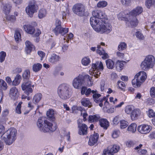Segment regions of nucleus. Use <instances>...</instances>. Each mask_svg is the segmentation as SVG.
Masks as SVG:
<instances>
[{
	"label": "nucleus",
	"instance_id": "obj_1",
	"mask_svg": "<svg viewBox=\"0 0 155 155\" xmlns=\"http://www.w3.org/2000/svg\"><path fill=\"white\" fill-rule=\"evenodd\" d=\"M17 133L16 130L13 127L10 128L5 131V127L0 124V134H2L1 138L7 145H10L15 141Z\"/></svg>",
	"mask_w": 155,
	"mask_h": 155
},
{
	"label": "nucleus",
	"instance_id": "obj_2",
	"mask_svg": "<svg viewBox=\"0 0 155 155\" xmlns=\"http://www.w3.org/2000/svg\"><path fill=\"white\" fill-rule=\"evenodd\" d=\"M97 23L94 24L92 27L94 30L96 32L101 34L104 33L108 34L112 30V27L111 25L107 22V19L104 21H96Z\"/></svg>",
	"mask_w": 155,
	"mask_h": 155
},
{
	"label": "nucleus",
	"instance_id": "obj_3",
	"mask_svg": "<svg viewBox=\"0 0 155 155\" xmlns=\"http://www.w3.org/2000/svg\"><path fill=\"white\" fill-rule=\"evenodd\" d=\"M37 125L44 132H53L57 128L55 125L54 126L51 123L48 121L44 117H40L38 119Z\"/></svg>",
	"mask_w": 155,
	"mask_h": 155
},
{
	"label": "nucleus",
	"instance_id": "obj_4",
	"mask_svg": "<svg viewBox=\"0 0 155 155\" xmlns=\"http://www.w3.org/2000/svg\"><path fill=\"white\" fill-rule=\"evenodd\" d=\"M92 14L93 16L91 18L90 20L91 26L97 23L98 22L96 21L99 20V19L101 21L107 19V15L103 11L97 10L93 11Z\"/></svg>",
	"mask_w": 155,
	"mask_h": 155
},
{
	"label": "nucleus",
	"instance_id": "obj_5",
	"mask_svg": "<svg viewBox=\"0 0 155 155\" xmlns=\"http://www.w3.org/2000/svg\"><path fill=\"white\" fill-rule=\"evenodd\" d=\"M57 93L60 97L63 100H66L71 96L69 86L65 84H62L59 86L58 88Z\"/></svg>",
	"mask_w": 155,
	"mask_h": 155
},
{
	"label": "nucleus",
	"instance_id": "obj_6",
	"mask_svg": "<svg viewBox=\"0 0 155 155\" xmlns=\"http://www.w3.org/2000/svg\"><path fill=\"white\" fill-rule=\"evenodd\" d=\"M147 78L146 73L143 71H140L137 74L134 78L132 81V83L135 87H139L143 83Z\"/></svg>",
	"mask_w": 155,
	"mask_h": 155
},
{
	"label": "nucleus",
	"instance_id": "obj_7",
	"mask_svg": "<svg viewBox=\"0 0 155 155\" xmlns=\"http://www.w3.org/2000/svg\"><path fill=\"white\" fill-rule=\"evenodd\" d=\"M155 63L154 57L151 55L147 56L140 64L141 68L144 71L152 68Z\"/></svg>",
	"mask_w": 155,
	"mask_h": 155
},
{
	"label": "nucleus",
	"instance_id": "obj_8",
	"mask_svg": "<svg viewBox=\"0 0 155 155\" xmlns=\"http://www.w3.org/2000/svg\"><path fill=\"white\" fill-rule=\"evenodd\" d=\"M38 9L36 1L35 0H30L28 2V5L26 7L25 10L27 14L31 17L36 12Z\"/></svg>",
	"mask_w": 155,
	"mask_h": 155
},
{
	"label": "nucleus",
	"instance_id": "obj_9",
	"mask_svg": "<svg viewBox=\"0 0 155 155\" xmlns=\"http://www.w3.org/2000/svg\"><path fill=\"white\" fill-rule=\"evenodd\" d=\"M92 75L96 78H98L100 75L101 71L104 69V66L102 63L101 61H97L95 63H93L91 65Z\"/></svg>",
	"mask_w": 155,
	"mask_h": 155
},
{
	"label": "nucleus",
	"instance_id": "obj_10",
	"mask_svg": "<svg viewBox=\"0 0 155 155\" xmlns=\"http://www.w3.org/2000/svg\"><path fill=\"white\" fill-rule=\"evenodd\" d=\"M86 9L85 6L81 3L76 4L72 7L73 13L79 16H82L84 15Z\"/></svg>",
	"mask_w": 155,
	"mask_h": 155
},
{
	"label": "nucleus",
	"instance_id": "obj_11",
	"mask_svg": "<svg viewBox=\"0 0 155 155\" xmlns=\"http://www.w3.org/2000/svg\"><path fill=\"white\" fill-rule=\"evenodd\" d=\"M33 87L34 85H32L31 82L30 81H25L21 85L22 90L27 96L33 92L32 88Z\"/></svg>",
	"mask_w": 155,
	"mask_h": 155
},
{
	"label": "nucleus",
	"instance_id": "obj_12",
	"mask_svg": "<svg viewBox=\"0 0 155 155\" xmlns=\"http://www.w3.org/2000/svg\"><path fill=\"white\" fill-rule=\"evenodd\" d=\"M84 83V75L79 74L74 78L72 81V85L76 89H79L81 88Z\"/></svg>",
	"mask_w": 155,
	"mask_h": 155
},
{
	"label": "nucleus",
	"instance_id": "obj_13",
	"mask_svg": "<svg viewBox=\"0 0 155 155\" xmlns=\"http://www.w3.org/2000/svg\"><path fill=\"white\" fill-rule=\"evenodd\" d=\"M126 19L125 22L128 26H131L132 27H136L138 23V21L136 17L129 14L126 16Z\"/></svg>",
	"mask_w": 155,
	"mask_h": 155
},
{
	"label": "nucleus",
	"instance_id": "obj_14",
	"mask_svg": "<svg viewBox=\"0 0 155 155\" xmlns=\"http://www.w3.org/2000/svg\"><path fill=\"white\" fill-rule=\"evenodd\" d=\"M152 128V127L146 124H143L138 127V131L141 134H146L149 133Z\"/></svg>",
	"mask_w": 155,
	"mask_h": 155
},
{
	"label": "nucleus",
	"instance_id": "obj_15",
	"mask_svg": "<svg viewBox=\"0 0 155 155\" xmlns=\"http://www.w3.org/2000/svg\"><path fill=\"white\" fill-rule=\"evenodd\" d=\"M19 95L18 89L15 87H11L9 92V96L12 100H14L18 99Z\"/></svg>",
	"mask_w": 155,
	"mask_h": 155
},
{
	"label": "nucleus",
	"instance_id": "obj_16",
	"mask_svg": "<svg viewBox=\"0 0 155 155\" xmlns=\"http://www.w3.org/2000/svg\"><path fill=\"white\" fill-rule=\"evenodd\" d=\"M68 31V28L62 27L61 26H56L53 30V32L57 35L60 34L62 35H64Z\"/></svg>",
	"mask_w": 155,
	"mask_h": 155
},
{
	"label": "nucleus",
	"instance_id": "obj_17",
	"mask_svg": "<svg viewBox=\"0 0 155 155\" xmlns=\"http://www.w3.org/2000/svg\"><path fill=\"white\" fill-rule=\"evenodd\" d=\"M143 11V8L141 7L137 6L131 11L129 14L136 17L141 14Z\"/></svg>",
	"mask_w": 155,
	"mask_h": 155
},
{
	"label": "nucleus",
	"instance_id": "obj_18",
	"mask_svg": "<svg viewBox=\"0 0 155 155\" xmlns=\"http://www.w3.org/2000/svg\"><path fill=\"white\" fill-rule=\"evenodd\" d=\"M99 137V134L97 133H94V134L90 137L88 141V144L90 146H92L96 143Z\"/></svg>",
	"mask_w": 155,
	"mask_h": 155
},
{
	"label": "nucleus",
	"instance_id": "obj_19",
	"mask_svg": "<svg viewBox=\"0 0 155 155\" xmlns=\"http://www.w3.org/2000/svg\"><path fill=\"white\" fill-rule=\"evenodd\" d=\"M97 53L100 55H102V58L103 59H106L108 58V54L105 52V51L101 47L100 45L97 46Z\"/></svg>",
	"mask_w": 155,
	"mask_h": 155
},
{
	"label": "nucleus",
	"instance_id": "obj_20",
	"mask_svg": "<svg viewBox=\"0 0 155 155\" xmlns=\"http://www.w3.org/2000/svg\"><path fill=\"white\" fill-rule=\"evenodd\" d=\"M79 129L78 133L80 135H84L87 134V127L85 124H82L78 125Z\"/></svg>",
	"mask_w": 155,
	"mask_h": 155
},
{
	"label": "nucleus",
	"instance_id": "obj_21",
	"mask_svg": "<svg viewBox=\"0 0 155 155\" xmlns=\"http://www.w3.org/2000/svg\"><path fill=\"white\" fill-rule=\"evenodd\" d=\"M140 112L139 109H134L131 114L130 117L131 119L132 120H135L137 119L140 116Z\"/></svg>",
	"mask_w": 155,
	"mask_h": 155
},
{
	"label": "nucleus",
	"instance_id": "obj_22",
	"mask_svg": "<svg viewBox=\"0 0 155 155\" xmlns=\"http://www.w3.org/2000/svg\"><path fill=\"white\" fill-rule=\"evenodd\" d=\"M25 52L27 54H30L32 51L33 48H34V46L28 41H26L25 42Z\"/></svg>",
	"mask_w": 155,
	"mask_h": 155
},
{
	"label": "nucleus",
	"instance_id": "obj_23",
	"mask_svg": "<svg viewBox=\"0 0 155 155\" xmlns=\"http://www.w3.org/2000/svg\"><path fill=\"white\" fill-rule=\"evenodd\" d=\"M101 95L97 93V91L93 95V97L94 101L97 103H99L103 101H105L106 100V98L105 97H104L103 99H101L100 97L101 96Z\"/></svg>",
	"mask_w": 155,
	"mask_h": 155
},
{
	"label": "nucleus",
	"instance_id": "obj_24",
	"mask_svg": "<svg viewBox=\"0 0 155 155\" xmlns=\"http://www.w3.org/2000/svg\"><path fill=\"white\" fill-rule=\"evenodd\" d=\"M25 31L27 33L32 35L35 31L34 28L30 25H25L23 26Z\"/></svg>",
	"mask_w": 155,
	"mask_h": 155
},
{
	"label": "nucleus",
	"instance_id": "obj_25",
	"mask_svg": "<svg viewBox=\"0 0 155 155\" xmlns=\"http://www.w3.org/2000/svg\"><path fill=\"white\" fill-rule=\"evenodd\" d=\"M60 57L55 54H52L49 58L48 61L51 63H54L59 61Z\"/></svg>",
	"mask_w": 155,
	"mask_h": 155
},
{
	"label": "nucleus",
	"instance_id": "obj_26",
	"mask_svg": "<svg viewBox=\"0 0 155 155\" xmlns=\"http://www.w3.org/2000/svg\"><path fill=\"white\" fill-rule=\"evenodd\" d=\"M100 124L101 127L107 129L109 126V122L106 119H101L99 120Z\"/></svg>",
	"mask_w": 155,
	"mask_h": 155
},
{
	"label": "nucleus",
	"instance_id": "obj_27",
	"mask_svg": "<svg viewBox=\"0 0 155 155\" xmlns=\"http://www.w3.org/2000/svg\"><path fill=\"white\" fill-rule=\"evenodd\" d=\"M42 96V94L40 93H38L35 94L33 98V103L37 104L41 100Z\"/></svg>",
	"mask_w": 155,
	"mask_h": 155
},
{
	"label": "nucleus",
	"instance_id": "obj_28",
	"mask_svg": "<svg viewBox=\"0 0 155 155\" xmlns=\"http://www.w3.org/2000/svg\"><path fill=\"white\" fill-rule=\"evenodd\" d=\"M55 111L53 109H49L47 112L48 118L50 120H54L55 119Z\"/></svg>",
	"mask_w": 155,
	"mask_h": 155
},
{
	"label": "nucleus",
	"instance_id": "obj_29",
	"mask_svg": "<svg viewBox=\"0 0 155 155\" xmlns=\"http://www.w3.org/2000/svg\"><path fill=\"white\" fill-rule=\"evenodd\" d=\"M21 78L20 75L17 74L15 77L14 80L13 81L12 85L14 86H17L20 83Z\"/></svg>",
	"mask_w": 155,
	"mask_h": 155
},
{
	"label": "nucleus",
	"instance_id": "obj_30",
	"mask_svg": "<svg viewBox=\"0 0 155 155\" xmlns=\"http://www.w3.org/2000/svg\"><path fill=\"white\" fill-rule=\"evenodd\" d=\"M126 63L125 61H117L116 64V68L117 70L118 71L122 70L123 68L124 64Z\"/></svg>",
	"mask_w": 155,
	"mask_h": 155
},
{
	"label": "nucleus",
	"instance_id": "obj_31",
	"mask_svg": "<svg viewBox=\"0 0 155 155\" xmlns=\"http://www.w3.org/2000/svg\"><path fill=\"white\" fill-rule=\"evenodd\" d=\"M42 65L39 63L34 64L32 66V70L35 72L39 71L41 69Z\"/></svg>",
	"mask_w": 155,
	"mask_h": 155
},
{
	"label": "nucleus",
	"instance_id": "obj_32",
	"mask_svg": "<svg viewBox=\"0 0 155 155\" xmlns=\"http://www.w3.org/2000/svg\"><path fill=\"white\" fill-rule=\"evenodd\" d=\"M82 104L85 106L91 107V103L88 98H83L81 100Z\"/></svg>",
	"mask_w": 155,
	"mask_h": 155
},
{
	"label": "nucleus",
	"instance_id": "obj_33",
	"mask_svg": "<svg viewBox=\"0 0 155 155\" xmlns=\"http://www.w3.org/2000/svg\"><path fill=\"white\" fill-rule=\"evenodd\" d=\"M100 118V116L98 115H90L89 116L88 120L91 122H96L99 120Z\"/></svg>",
	"mask_w": 155,
	"mask_h": 155
},
{
	"label": "nucleus",
	"instance_id": "obj_34",
	"mask_svg": "<svg viewBox=\"0 0 155 155\" xmlns=\"http://www.w3.org/2000/svg\"><path fill=\"white\" fill-rule=\"evenodd\" d=\"M91 62L90 58L88 57H85L82 58L81 60V63L84 66H87L90 64Z\"/></svg>",
	"mask_w": 155,
	"mask_h": 155
},
{
	"label": "nucleus",
	"instance_id": "obj_35",
	"mask_svg": "<svg viewBox=\"0 0 155 155\" xmlns=\"http://www.w3.org/2000/svg\"><path fill=\"white\" fill-rule=\"evenodd\" d=\"M106 63L107 67L109 69H113L114 67V63L111 59H108L106 61Z\"/></svg>",
	"mask_w": 155,
	"mask_h": 155
},
{
	"label": "nucleus",
	"instance_id": "obj_36",
	"mask_svg": "<svg viewBox=\"0 0 155 155\" xmlns=\"http://www.w3.org/2000/svg\"><path fill=\"white\" fill-rule=\"evenodd\" d=\"M137 125L135 123H132L129 125L128 128L127 130L132 133H134L136 131Z\"/></svg>",
	"mask_w": 155,
	"mask_h": 155
},
{
	"label": "nucleus",
	"instance_id": "obj_37",
	"mask_svg": "<svg viewBox=\"0 0 155 155\" xmlns=\"http://www.w3.org/2000/svg\"><path fill=\"white\" fill-rule=\"evenodd\" d=\"M3 11L6 15L9 14L11 9V7L8 4L5 5L3 8Z\"/></svg>",
	"mask_w": 155,
	"mask_h": 155
},
{
	"label": "nucleus",
	"instance_id": "obj_38",
	"mask_svg": "<svg viewBox=\"0 0 155 155\" xmlns=\"http://www.w3.org/2000/svg\"><path fill=\"white\" fill-rule=\"evenodd\" d=\"M84 80L87 79V85L89 87L91 86L93 84V82L91 81L92 77H90L88 75L86 74L84 75Z\"/></svg>",
	"mask_w": 155,
	"mask_h": 155
},
{
	"label": "nucleus",
	"instance_id": "obj_39",
	"mask_svg": "<svg viewBox=\"0 0 155 155\" xmlns=\"http://www.w3.org/2000/svg\"><path fill=\"white\" fill-rule=\"evenodd\" d=\"M145 5L148 8L153 6H155V0H147L145 2Z\"/></svg>",
	"mask_w": 155,
	"mask_h": 155
},
{
	"label": "nucleus",
	"instance_id": "obj_40",
	"mask_svg": "<svg viewBox=\"0 0 155 155\" xmlns=\"http://www.w3.org/2000/svg\"><path fill=\"white\" fill-rule=\"evenodd\" d=\"M46 14V10L45 9H41L38 12V17L40 18H42L45 17Z\"/></svg>",
	"mask_w": 155,
	"mask_h": 155
},
{
	"label": "nucleus",
	"instance_id": "obj_41",
	"mask_svg": "<svg viewBox=\"0 0 155 155\" xmlns=\"http://www.w3.org/2000/svg\"><path fill=\"white\" fill-rule=\"evenodd\" d=\"M134 109V108L133 106L129 105L125 107V111L127 114H131Z\"/></svg>",
	"mask_w": 155,
	"mask_h": 155
},
{
	"label": "nucleus",
	"instance_id": "obj_42",
	"mask_svg": "<svg viewBox=\"0 0 155 155\" xmlns=\"http://www.w3.org/2000/svg\"><path fill=\"white\" fill-rule=\"evenodd\" d=\"M127 45L124 42H121L118 47V50L119 51H122L126 49Z\"/></svg>",
	"mask_w": 155,
	"mask_h": 155
},
{
	"label": "nucleus",
	"instance_id": "obj_43",
	"mask_svg": "<svg viewBox=\"0 0 155 155\" xmlns=\"http://www.w3.org/2000/svg\"><path fill=\"white\" fill-rule=\"evenodd\" d=\"M30 71L29 70H25L22 74L23 78L24 79H29L30 77Z\"/></svg>",
	"mask_w": 155,
	"mask_h": 155
},
{
	"label": "nucleus",
	"instance_id": "obj_44",
	"mask_svg": "<svg viewBox=\"0 0 155 155\" xmlns=\"http://www.w3.org/2000/svg\"><path fill=\"white\" fill-rule=\"evenodd\" d=\"M14 37L16 41H19L21 40V36L18 30H16L15 31L14 34Z\"/></svg>",
	"mask_w": 155,
	"mask_h": 155
},
{
	"label": "nucleus",
	"instance_id": "obj_45",
	"mask_svg": "<svg viewBox=\"0 0 155 155\" xmlns=\"http://www.w3.org/2000/svg\"><path fill=\"white\" fill-rule=\"evenodd\" d=\"M107 5V3L105 1H102L99 2L97 4V6L98 8H103L106 7Z\"/></svg>",
	"mask_w": 155,
	"mask_h": 155
},
{
	"label": "nucleus",
	"instance_id": "obj_46",
	"mask_svg": "<svg viewBox=\"0 0 155 155\" xmlns=\"http://www.w3.org/2000/svg\"><path fill=\"white\" fill-rule=\"evenodd\" d=\"M128 125V122L125 120H122L120 121V127L121 129H123L126 127Z\"/></svg>",
	"mask_w": 155,
	"mask_h": 155
},
{
	"label": "nucleus",
	"instance_id": "obj_47",
	"mask_svg": "<svg viewBox=\"0 0 155 155\" xmlns=\"http://www.w3.org/2000/svg\"><path fill=\"white\" fill-rule=\"evenodd\" d=\"M117 85L119 88L122 91H124L126 87V85L124 83L121 81H118Z\"/></svg>",
	"mask_w": 155,
	"mask_h": 155
},
{
	"label": "nucleus",
	"instance_id": "obj_48",
	"mask_svg": "<svg viewBox=\"0 0 155 155\" xmlns=\"http://www.w3.org/2000/svg\"><path fill=\"white\" fill-rule=\"evenodd\" d=\"M119 149V147L116 145H114L112 147L110 150L113 153H115L117 152Z\"/></svg>",
	"mask_w": 155,
	"mask_h": 155
},
{
	"label": "nucleus",
	"instance_id": "obj_49",
	"mask_svg": "<svg viewBox=\"0 0 155 155\" xmlns=\"http://www.w3.org/2000/svg\"><path fill=\"white\" fill-rule=\"evenodd\" d=\"M22 103V102H20L18 104L15 110L16 113L18 114H21V107Z\"/></svg>",
	"mask_w": 155,
	"mask_h": 155
},
{
	"label": "nucleus",
	"instance_id": "obj_50",
	"mask_svg": "<svg viewBox=\"0 0 155 155\" xmlns=\"http://www.w3.org/2000/svg\"><path fill=\"white\" fill-rule=\"evenodd\" d=\"M6 15V19L8 21H14L16 20V18L13 15Z\"/></svg>",
	"mask_w": 155,
	"mask_h": 155
},
{
	"label": "nucleus",
	"instance_id": "obj_51",
	"mask_svg": "<svg viewBox=\"0 0 155 155\" xmlns=\"http://www.w3.org/2000/svg\"><path fill=\"white\" fill-rule=\"evenodd\" d=\"M0 86L5 90L7 88V86L6 83L2 79H0Z\"/></svg>",
	"mask_w": 155,
	"mask_h": 155
},
{
	"label": "nucleus",
	"instance_id": "obj_52",
	"mask_svg": "<svg viewBox=\"0 0 155 155\" xmlns=\"http://www.w3.org/2000/svg\"><path fill=\"white\" fill-rule=\"evenodd\" d=\"M6 56L5 52L4 51H2L0 53V62L2 63L5 59Z\"/></svg>",
	"mask_w": 155,
	"mask_h": 155
},
{
	"label": "nucleus",
	"instance_id": "obj_53",
	"mask_svg": "<svg viewBox=\"0 0 155 155\" xmlns=\"http://www.w3.org/2000/svg\"><path fill=\"white\" fill-rule=\"evenodd\" d=\"M120 134V132L118 130H114L113 131L112 134V137L114 138L118 137Z\"/></svg>",
	"mask_w": 155,
	"mask_h": 155
},
{
	"label": "nucleus",
	"instance_id": "obj_54",
	"mask_svg": "<svg viewBox=\"0 0 155 155\" xmlns=\"http://www.w3.org/2000/svg\"><path fill=\"white\" fill-rule=\"evenodd\" d=\"M135 35L139 39L143 40L144 38L143 35L140 31L137 32L136 33Z\"/></svg>",
	"mask_w": 155,
	"mask_h": 155
},
{
	"label": "nucleus",
	"instance_id": "obj_55",
	"mask_svg": "<svg viewBox=\"0 0 155 155\" xmlns=\"http://www.w3.org/2000/svg\"><path fill=\"white\" fill-rule=\"evenodd\" d=\"M148 116L150 118L155 117V112L152 109H150L148 114Z\"/></svg>",
	"mask_w": 155,
	"mask_h": 155
},
{
	"label": "nucleus",
	"instance_id": "obj_56",
	"mask_svg": "<svg viewBox=\"0 0 155 155\" xmlns=\"http://www.w3.org/2000/svg\"><path fill=\"white\" fill-rule=\"evenodd\" d=\"M96 92V90L92 91L90 88H88L87 89L85 94L86 96H88L91 93H92L93 94L95 93Z\"/></svg>",
	"mask_w": 155,
	"mask_h": 155
},
{
	"label": "nucleus",
	"instance_id": "obj_57",
	"mask_svg": "<svg viewBox=\"0 0 155 155\" xmlns=\"http://www.w3.org/2000/svg\"><path fill=\"white\" fill-rule=\"evenodd\" d=\"M150 94L151 97H153L155 95V87H152L150 90Z\"/></svg>",
	"mask_w": 155,
	"mask_h": 155
},
{
	"label": "nucleus",
	"instance_id": "obj_58",
	"mask_svg": "<svg viewBox=\"0 0 155 155\" xmlns=\"http://www.w3.org/2000/svg\"><path fill=\"white\" fill-rule=\"evenodd\" d=\"M81 114L82 115L83 117V120L85 121L87 120L86 117L87 116V114L84 110H82L81 111Z\"/></svg>",
	"mask_w": 155,
	"mask_h": 155
},
{
	"label": "nucleus",
	"instance_id": "obj_59",
	"mask_svg": "<svg viewBox=\"0 0 155 155\" xmlns=\"http://www.w3.org/2000/svg\"><path fill=\"white\" fill-rule=\"evenodd\" d=\"M122 4L125 5H129L131 3V0H121Z\"/></svg>",
	"mask_w": 155,
	"mask_h": 155
},
{
	"label": "nucleus",
	"instance_id": "obj_60",
	"mask_svg": "<svg viewBox=\"0 0 155 155\" xmlns=\"http://www.w3.org/2000/svg\"><path fill=\"white\" fill-rule=\"evenodd\" d=\"M38 54L40 56V57H41V60H42L43 58L45 57V53L41 51H38Z\"/></svg>",
	"mask_w": 155,
	"mask_h": 155
},
{
	"label": "nucleus",
	"instance_id": "obj_61",
	"mask_svg": "<svg viewBox=\"0 0 155 155\" xmlns=\"http://www.w3.org/2000/svg\"><path fill=\"white\" fill-rule=\"evenodd\" d=\"M138 152L141 155H147V151L145 149L138 150Z\"/></svg>",
	"mask_w": 155,
	"mask_h": 155
},
{
	"label": "nucleus",
	"instance_id": "obj_62",
	"mask_svg": "<svg viewBox=\"0 0 155 155\" xmlns=\"http://www.w3.org/2000/svg\"><path fill=\"white\" fill-rule=\"evenodd\" d=\"M113 153L110 150V148H108L107 150H104V154L103 155H113Z\"/></svg>",
	"mask_w": 155,
	"mask_h": 155
},
{
	"label": "nucleus",
	"instance_id": "obj_63",
	"mask_svg": "<svg viewBox=\"0 0 155 155\" xmlns=\"http://www.w3.org/2000/svg\"><path fill=\"white\" fill-rule=\"evenodd\" d=\"M13 2L16 5L21 4L23 2V0H12Z\"/></svg>",
	"mask_w": 155,
	"mask_h": 155
},
{
	"label": "nucleus",
	"instance_id": "obj_64",
	"mask_svg": "<svg viewBox=\"0 0 155 155\" xmlns=\"http://www.w3.org/2000/svg\"><path fill=\"white\" fill-rule=\"evenodd\" d=\"M9 114V111L7 109L4 110L2 112V115L3 117H6Z\"/></svg>",
	"mask_w": 155,
	"mask_h": 155
}]
</instances>
